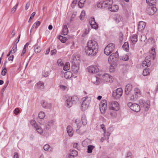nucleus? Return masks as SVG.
Masks as SVG:
<instances>
[{
    "mask_svg": "<svg viewBox=\"0 0 158 158\" xmlns=\"http://www.w3.org/2000/svg\"><path fill=\"white\" fill-rule=\"evenodd\" d=\"M87 45L85 48L86 54L91 56L96 55L98 51V46L97 42L94 40H90L88 41Z\"/></svg>",
    "mask_w": 158,
    "mask_h": 158,
    "instance_id": "obj_1",
    "label": "nucleus"
},
{
    "mask_svg": "<svg viewBox=\"0 0 158 158\" xmlns=\"http://www.w3.org/2000/svg\"><path fill=\"white\" fill-rule=\"evenodd\" d=\"M149 56H147L145 58L147 61H144L142 62V64L143 67H148L150 65L149 62H148V61H149L148 60V58L154 60L155 58L156 53L154 48H152L151 49V50L149 51Z\"/></svg>",
    "mask_w": 158,
    "mask_h": 158,
    "instance_id": "obj_2",
    "label": "nucleus"
},
{
    "mask_svg": "<svg viewBox=\"0 0 158 158\" xmlns=\"http://www.w3.org/2000/svg\"><path fill=\"white\" fill-rule=\"evenodd\" d=\"M79 101V99L76 96L69 97L66 100V106L69 107H71L73 104L76 103Z\"/></svg>",
    "mask_w": 158,
    "mask_h": 158,
    "instance_id": "obj_3",
    "label": "nucleus"
},
{
    "mask_svg": "<svg viewBox=\"0 0 158 158\" xmlns=\"http://www.w3.org/2000/svg\"><path fill=\"white\" fill-rule=\"evenodd\" d=\"M115 44L113 43L109 44L104 50V53L106 55H109L115 49Z\"/></svg>",
    "mask_w": 158,
    "mask_h": 158,
    "instance_id": "obj_4",
    "label": "nucleus"
},
{
    "mask_svg": "<svg viewBox=\"0 0 158 158\" xmlns=\"http://www.w3.org/2000/svg\"><path fill=\"white\" fill-rule=\"evenodd\" d=\"M127 106L131 110L135 112H139L140 110V106L137 104L129 102L128 103Z\"/></svg>",
    "mask_w": 158,
    "mask_h": 158,
    "instance_id": "obj_5",
    "label": "nucleus"
},
{
    "mask_svg": "<svg viewBox=\"0 0 158 158\" xmlns=\"http://www.w3.org/2000/svg\"><path fill=\"white\" fill-rule=\"evenodd\" d=\"M123 91L121 88H118L115 91H113L112 96L115 99H118L122 95Z\"/></svg>",
    "mask_w": 158,
    "mask_h": 158,
    "instance_id": "obj_6",
    "label": "nucleus"
},
{
    "mask_svg": "<svg viewBox=\"0 0 158 158\" xmlns=\"http://www.w3.org/2000/svg\"><path fill=\"white\" fill-rule=\"evenodd\" d=\"M107 101L105 100H102L100 102L99 106L100 110L102 114H104L107 108Z\"/></svg>",
    "mask_w": 158,
    "mask_h": 158,
    "instance_id": "obj_7",
    "label": "nucleus"
},
{
    "mask_svg": "<svg viewBox=\"0 0 158 158\" xmlns=\"http://www.w3.org/2000/svg\"><path fill=\"white\" fill-rule=\"evenodd\" d=\"M109 108L110 110L117 111L119 110L120 106L117 102L112 101L110 104Z\"/></svg>",
    "mask_w": 158,
    "mask_h": 158,
    "instance_id": "obj_8",
    "label": "nucleus"
},
{
    "mask_svg": "<svg viewBox=\"0 0 158 158\" xmlns=\"http://www.w3.org/2000/svg\"><path fill=\"white\" fill-rule=\"evenodd\" d=\"M119 58L118 53L116 52L115 53H112L110 56L108 60L116 63L118 61Z\"/></svg>",
    "mask_w": 158,
    "mask_h": 158,
    "instance_id": "obj_9",
    "label": "nucleus"
},
{
    "mask_svg": "<svg viewBox=\"0 0 158 158\" xmlns=\"http://www.w3.org/2000/svg\"><path fill=\"white\" fill-rule=\"evenodd\" d=\"M30 123L34 127L35 130L39 133L41 134L43 133V130L41 127L38 125L35 121L33 120H31Z\"/></svg>",
    "mask_w": 158,
    "mask_h": 158,
    "instance_id": "obj_10",
    "label": "nucleus"
},
{
    "mask_svg": "<svg viewBox=\"0 0 158 158\" xmlns=\"http://www.w3.org/2000/svg\"><path fill=\"white\" fill-rule=\"evenodd\" d=\"M87 98V97H85L83 98L84 100L82 103L81 107V109L82 111H84L86 109L89 105V102L86 99Z\"/></svg>",
    "mask_w": 158,
    "mask_h": 158,
    "instance_id": "obj_11",
    "label": "nucleus"
},
{
    "mask_svg": "<svg viewBox=\"0 0 158 158\" xmlns=\"http://www.w3.org/2000/svg\"><path fill=\"white\" fill-rule=\"evenodd\" d=\"M102 77L104 81L106 82L110 83L113 82V77L108 74L105 73L103 75Z\"/></svg>",
    "mask_w": 158,
    "mask_h": 158,
    "instance_id": "obj_12",
    "label": "nucleus"
},
{
    "mask_svg": "<svg viewBox=\"0 0 158 158\" xmlns=\"http://www.w3.org/2000/svg\"><path fill=\"white\" fill-rule=\"evenodd\" d=\"M88 72L90 73H96L99 71V69L96 65H91L87 68Z\"/></svg>",
    "mask_w": 158,
    "mask_h": 158,
    "instance_id": "obj_13",
    "label": "nucleus"
},
{
    "mask_svg": "<svg viewBox=\"0 0 158 158\" xmlns=\"http://www.w3.org/2000/svg\"><path fill=\"white\" fill-rule=\"evenodd\" d=\"M157 11L155 7L151 6L148 7L147 8V13L150 15H153Z\"/></svg>",
    "mask_w": 158,
    "mask_h": 158,
    "instance_id": "obj_14",
    "label": "nucleus"
},
{
    "mask_svg": "<svg viewBox=\"0 0 158 158\" xmlns=\"http://www.w3.org/2000/svg\"><path fill=\"white\" fill-rule=\"evenodd\" d=\"M91 82L95 85H98L99 84L101 81L100 79L96 77L95 76H94L92 77L91 79Z\"/></svg>",
    "mask_w": 158,
    "mask_h": 158,
    "instance_id": "obj_15",
    "label": "nucleus"
},
{
    "mask_svg": "<svg viewBox=\"0 0 158 158\" xmlns=\"http://www.w3.org/2000/svg\"><path fill=\"white\" fill-rule=\"evenodd\" d=\"M138 35L137 34H133L132 35L130 38V42L133 44H135L138 40Z\"/></svg>",
    "mask_w": 158,
    "mask_h": 158,
    "instance_id": "obj_16",
    "label": "nucleus"
},
{
    "mask_svg": "<svg viewBox=\"0 0 158 158\" xmlns=\"http://www.w3.org/2000/svg\"><path fill=\"white\" fill-rule=\"evenodd\" d=\"M90 25L91 27L95 29H97L98 28V24L96 23L95 21V19L94 18H91L90 21L89 22Z\"/></svg>",
    "mask_w": 158,
    "mask_h": 158,
    "instance_id": "obj_17",
    "label": "nucleus"
},
{
    "mask_svg": "<svg viewBox=\"0 0 158 158\" xmlns=\"http://www.w3.org/2000/svg\"><path fill=\"white\" fill-rule=\"evenodd\" d=\"M145 26L146 23L145 22L142 21H140L138 25V30L140 31H142L145 28Z\"/></svg>",
    "mask_w": 158,
    "mask_h": 158,
    "instance_id": "obj_18",
    "label": "nucleus"
},
{
    "mask_svg": "<svg viewBox=\"0 0 158 158\" xmlns=\"http://www.w3.org/2000/svg\"><path fill=\"white\" fill-rule=\"evenodd\" d=\"M80 62V58L78 56H75L73 57L72 62L73 64L78 65Z\"/></svg>",
    "mask_w": 158,
    "mask_h": 158,
    "instance_id": "obj_19",
    "label": "nucleus"
},
{
    "mask_svg": "<svg viewBox=\"0 0 158 158\" xmlns=\"http://www.w3.org/2000/svg\"><path fill=\"white\" fill-rule=\"evenodd\" d=\"M132 86L131 84L127 85L125 87V92L127 95H128L131 91Z\"/></svg>",
    "mask_w": 158,
    "mask_h": 158,
    "instance_id": "obj_20",
    "label": "nucleus"
},
{
    "mask_svg": "<svg viewBox=\"0 0 158 158\" xmlns=\"http://www.w3.org/2000/svg\"><path fill=\"white\" fill-rule=\"evenodd\" d=\"M118 5L111 4L110 6L108 7V9L111 12H116L118 10Z\"/></svg>",
    "mask_w": 158,
    "mask_h": 158,
    "instance_id": "obj_21",
    "label": "nucleus"
},
{
    "mask_svg": "<svg viewBox=\"0 0 158 158\" xmlns=\"http://www.w3.org/2000/svg\"><path fill=\"white\" fill-rule=\"evenodd\" d=\"M67 131L68 135L70 137H72L74 133L72 127L70 126H68L67 127Z\"/></svg>",
    "mask_w": 158,
    "mask_h": 158,
    "instance_id": "obj_22",
    "label": "nucleus"
},
{
    "mask_svg": "<svg viewBox=\"0 0 158 158\" xmlns=\"http://www.w3.org/2000/svg\"><path fill=\"white\" fill-rule=\"evenodd\" d=\"M41 104L43 107L46 109L50 108L51 107V104L46 102L44 100L42 101Z\"/></svg>",
    "mask_w": 158,
    "mask_h": 158,
    "instance_id": "obj_23",
    "label": "nucleus"
},
{
    "mask_svg": "<svg viewBox=\"0 0 158 158\" xmlns=\"http://www.w3.org/2000/svg\"><path fill=\"white\" fill-rule=\"evenodd\" d=\"M36 87L39 89H43L44 87V83L41 81L38 82L35 85Z\"/></svg>",
    "mask_w": 158,
    "mask_h": 158,
    "instance_id": "obj_24",
    "label": "nucleus"
},
{
    "mask_svg": "<svg viewBox=\"0 0 158 158\" xmlns=\"http://www.w3.org/2000/svg\"><path fill=\"white\" fill-rule=\"evenodd\" d=\"M72 69L74 73H78L79 69L78 65L73 64L72 66Z\"/></svg>",
    "mask_w": 158,
    "mask_h": 158,
    "instance_id": "obj_25",
    "label": "nucleus"
},
{
    "mask_svg": "<svg viewBox=\"0 0 158 158\" xmlns=\"http://www.w3.org/2000/svg\"><path fill=\"white\" fill-rule=\"evenodd\" d=\"M72 74L73 73L71 71H68L65 73L64 77L66 78H69L72 77Z\"/></svg>",
    "mask_w": 158,
    "mask_h": 158,
    "instance_id": "obj_26",
    "label": "nucleus"
},
{
    "mask_svg": "<svg viewBox=\"0 0 158 158\" xmlns=\"http://www.w3.org/2000/svg\"><path fill=\"white\" fill-rule=\"evenodd\" d=\"M146 2L150 6H154L156 3V0H146Z\"/></svg>",
    "mask_w": 158,
    "mask_h": 158,
    "instance_id": "obj_27",
    "label": "nucleus"
},
{
    "mask_svg": "<svg viewBox=\"0 0 158 158\" xmlns=\"http://www.w3.org/2000/svg\"><path fill=\"white\" fill-rule=\"evenodd\" d=\"M45 116V113L44 112L40 111L39 112L38 114L39 118H37L38 121L39 123H40L39 119H43Z\"/></svg>",
    "mask_w": 158,
    "mask_h": 158,
    "instance_id": "obj_28",
    "label": "nucleus"
},
{
    "mask_svg": "<svg viewBox=\"0 0 158 158\" xmlns=\"http://www.w3.org/2000/svg\"><path fill=\"white\" fill-rule=\"evenodd\" d=\"M78 152H77L75 150H72L71 152L70 155L69 156V158H71V156H73V157L76 156H77Z\"/></svg>",
    "mask_w": 158,
    "mask_h": 158,
    "instance_id": "obj_29",
    "label": "nucleus"
},
{
    "mask_svg": "<svg viewBox=\"0 0 158 158\" xmlns=\"http://www.w3.org/2000/svg\"><path fill=\"white\" fill-rule=\"evenodd\" d=\"M122 48L123 50L126 51H128L129 49V44L128 42H125L122 46Z\"/></svg>",
    "mask_w": 158,
    "mask_h": 158,
    "instance_id": "obj_30",
    "label": "nucleus"
},
{
    "mask_svg": "<svg viewBox=\"0 0 158 158\" xmlns=\"http://www.w3.org/2000/svg\"><path fill=\"white\" fill-rule=\"evenodd\" d=\"M34 49L35 52L36 53L40 52L41 51V48L37 45H35L34 46Z\"/></svg>",
    "mask_w": 158,
    "mask_h": 158,
    "instance_id": "obj_31",
    "label": "nucleus"
},
{
    "mask_svg": "<svg viewBox=\"0 0 158 158\" xmlns=\"http://www.w3.org/2000/svg\"><path fill=\"white\" fill-rule=\"evenodd\" d=\"M68 33V29L66 25H64L63 29V33L64 35H67Z\"/></svg>",
    "mask_w": 158,
    "mask_h": 158,
    "instance_id": "obj_32",
    "label": "nucleus"
},
{
    "mask_svg": "<svg viewBox=\"0 0 158 158\" xmlns=\"http://www.w3.org/2000/svg\"><path fill=\"white\" fill-rule=\"evenodd\" d=\"M81 119L82 124L83 125H86L87 123V120L85 115H83L82 116Z\"/></svg>",
    "mask_w": 158,
    "mask_h": 158,
    "instance_id": "obj_33",
    "label": "nucleus"
},
{
    "mask_svg": "<svg viewBox=\"0 0 158 158\" xmlns=\"http://www.w3.org/2000/svg\"><path fill=\"white\" fill-rule=\"evenodd\" d=\"M56 124V122L54 120H51L50 121H49L48 123V124L47 125L46 127L47 128L48 127V126L49 127H51L55 125Z\"/></svg>",
    "mask_w": 158,
    "mask_h": 158,
    "instance_id": "obj_34",
    "label": "nucleus"
},
{
    "mask_svg": "<svg viewBox=\"0 0 158 158\" xmlns=\"http://www.w3.org/2000/svg\"><path fill=\"white\" fill-rule=\"evenodd\" d=\"M87 152L88 153H91L92 152V150L95 147L93 145H89L87 147Z\"/></svg>",
    "mask_w": 158,
    "mask_h": 158,
    "instance_id": "obj_35",
    "label": "nucleus"
},
{
    "mask_svg": "<svg viewBox=\"0 0 158 158\" xmlns=\"http://www.w3.org/2000/svg\"><path fill=\"white\" fill-rule=\"evenodd\" d=\"M86 0H80L78 2V6L80 8L84 6Z\"/></svg>",
    "mask_w": 158,
    "mask_h": 158,
    "instance_id": "obj_36",
    "label": "nucleus"
},
{
    "mask_svg": "<svg viewBox=\"0 0 158 158\" xmlns=\"http://www.w3.org/2000/svg\"><path fill=\"white\" fill-rule=\"evenodd\" d=\"M120 60H122L123 61H127L129 59V56L127 55H125L123 56L119 57Z\"/></svg>",
    "mask_w": 158,
    "mask_h": 158,
    "instance_id": "obj_37",
    "label": "nucleus"
},
{
    "mask_svg": "<svg viewBox=\"0 0 158 158\" xmlns=\"http://www.w3.org/2000/svg\"><path fill=\"white\" fill-rule=\"evenodd\" d=\"M70 68V64L69 62H67L65 63L64 66L63 67V69L64 71H67L69 70Z\"/></svg>",
    "mask_w": 158,
    "mask_h": 158,
    "instance_id": "obj_38",
    "label": "nucleus"
},
{
    "mask_svg": "<svg viewBox=\"0 0 158 158\" xmlns=\"http://www.w3.org/2000/svg\"><path fill=\"white\" fill-rule=\"evenodd\" d=\"M59 39L62 43H64L67 40V38L65 37L60 36L59 37Z\"/></svg>",
    "mask_w": 158,
    "mask_h": 158,
    "instance_id": "obj_39",
    "label": "nucleus"
},
{
    "mask_svg": "<svg viewBox=\"0 0 158 158\" xmlns=\"http://www.w3.org/2000/svg\"><path fill=\"white\" fill-rule=\"evenodd\" d=\"M105 1H107V2H106V7H108H108L110 6V5L113 3L112 0H105Z\"/></svg>",
    "mask_w": 158,
    "mask_h": 158,
    "instance_id": "obj_40",
    "label": "nucleus"
},
{
    "mask_svg": "<svg viewBox=\"0 0 158 158\" xmlns=\"http://www.w3.org/2000/svg\"><path fill=\"white\" fill-rule=\"evenodd\" d=\"M18 5H19V2H18L16 4V5L15 6H14V7L12 8L11 11V12L12 13H14L15 12V11L16 10L17 7L18 6Z\"/></svg>",
    "mask_w": 158,
    "mask_h": 158,
    "instance_id": "obj_41",
    "label": "nucleus"
},
{
    "mask_svg": "<svg viewBox=\"0 0 158 158\" xmlns=\"http://www.w3.org/2000/svg\"><path fill=\"white\" fill-rule=\"evenodd\" d=\"M147 38L144 35H141L140 37V40L141 41L144 42L146 40Z\"/></svg>",
    "mask_w": 158,
    "mask_h": 158,
    "instance_id": "obj_42",
    "label": "nucleus"
},
{
    "mask_svg": "<svg viewBox=\"0 0 158 158\" xmlns=\"http://www.w3.org/2000/svg\"><path fill=\"white\" fill-rule=\"evenodd\" d=\"M149 70L148 69H144L143 71V75L144 76H146L149 73Z\"/></svg>",
    "mask_w": 158,
    "mask_h": 158,
    "instance_id": "obj_43",
    "label": "nucleus"
},
{
    "mask_svg": "<svg viewBox=\"0 0 158 158\" xmlns=\"http://www.w3.org/2000/svg\"><path fill=\"white\" fill-rule=\"evenodd\" d=\"M119 41L120 42H122L123 40V33L120 32L119 33Z\"/></svg>",
    "mask_w": 158,
    "mask_h": 158,
    "instance_id": "obj_44",
    "label": "nucleus"
},
{
    "mask_svg": "<svg viewBox=\"0 0 158 158\" xmlns=\"http://www.w3.org/2000/svg\"><path fill=\"white\" fill-rule=\"evenodd\" d=\"M85 15V11L84 10H82L81 13V14L80 15V19L81 20H82L84 18Z\"/></svg>",
    "mask_w": 158,
    "mask_h": 158,
    "instance_id": "obj_45",
    "label": "nucleus"
},
{
    "mask_svg": "<svg viewBox=\"0 0 158 158\" xmlns=\"http://www.w3.org/2000/svg\"><path fill=\"white\" fill-rule=\"evenodd\" d=\"M57 63L59 66H62L63 65V62L61 59H58Z\"/></svg>",
    "mask_w": 158,
    "mask_h": 158,
    "instance_id": "obj_46",
    "label": "nucleus"
},
{
    "mask_svg": "<svg viewBox=\"0 0 158 158\" xmlns=\"http://www.w3.org/2000/svg\"><path fill=\"white\" fill-rule=\"evenodd\" d=\"M7 69L6 68H4L2 69V71L1 74L2 76H5L6 73Z\"/></svg>",
    "mask_w": 158,
    "mask_h": 158,
    "instance_id": "obj_47",
    "label": "nucleus"
},
{
    "mask_svg": "<svg viewBox=\"0 0 158 158\" xmlns=\"http://www.w3.org/2000/svg\"><path fill=\"white\" fill-rule=\"evenodd\" d=\"M86 130H85L83 131H81V130H77V132L79 134L81 135H82L86 131Z\"/></svg>",
    "mask_w": 158,
    "mask_h": 158,
    "instance_id": "obj_48",
    "label": "nucleus"
},
{
    "mask_svg": "<svg viewBox=\"0 0 158 158\" xmlns=\"http://www.w3.org/2000/svg\"><path fill=\"white\" fill-rule=\"evenodd\" d=\"M9 83V81H6V83L5 84V85L3 86V88L2 89V92H4V91L6 89V87H7V85H8Z\"/></svg>",
    "mask_w": 158,
    "mask_h": 158,
    "instance_id": "obj_49",
    "label": "nucleus"
},
{
    "mask_svg": "<svg viewBox=\"0 0 158 158\" xmlns=\"http://www.w3.org/2000/svg\"><path fill=\"white\" fill-rule=\"evenodd\" d=\"M17 50V45H16L15 47H14L12 48L11 50L10 51V52H11L12 53H15Z\"/></svg>",
    "mask_w": 158,
    "mask_h": 158,
    "instance_id": "obj_50",
    "label": "nucleus"
},
{
    "mask_svg": "<svg viewBox=\"0 0 158 158\" xmlns=\"http://www.w3.org/2000/svg\"><path fill=\"white\" fill-rule=\"evenodd\" d=\"M148 42L151 43V44H153L155 42L154 39L152 37L149 38L148 40Z\"/></svg>",
    "mask_w": 158,
    "mask_h": 158,
    "instance_id": "obj_51",
    "label": "nucleus"
},
{
    "mask_svg": "<svg viewBox=\"0 0 158 158\" xmlns=\"http://www.w3.org/2000/svg\"><path fill=\"white\" fill-rule=\"evenodd\" d=\"M102 2V8H104L105 7H106V2H107V1H101Z\"/></svg>",
    "mask_w": 158,
    "mask_h": 158,
    "instance_id": "obj_52",
    "label": "nucleus"
},
{
    "mask_svg": "<svg viewBox=\"0 0 158 158\" xmlns=\"http://www.w3.org/2000/svg\"><path fill=\"white\" fill-rule=\"evenodd\" d=\"M101 128L103 129L104 132V134L105 135V134L106 133V128L105 127V126L102 124L101 125H100Z\"/></svg>",
    "mask_w": 158,
    "mask_h": 158,
    "instance_id": "obj_53",
    "label": "nucleus"
},
{
    "mask_svg": "<svg viewBox=\"0 0 158 158\" xmlns=\"http://www.w3.org/2000/svg\"><path fill=\"white\" fill-rule=\"evenodd\" d=\"M132 156L131 153L130 152H129L127 153L126 158H132Z\"/></svg>",
    "mask_w": 158,
    "mask_h": 158,
    "instance_id": "obj_54",
    "label": "nucleus"
},
{
    "mask_svg": "<svg viewBox=\"0 0 158 158\" xmlns=\"http://www.w3.org/2000/svg\"><path fill=\"white\" fill-rule=\"evenodd\" d=\"M115 68H114V66L112 65H111L110 67V72H113Z\"/></svg>",
    "mask_w": 158,
    "mask_h": 158,
    "instance_id": "obj_55",
    "label": "nucleus"
},
{
    "mask_svg": "<svg viewBox=\"0 0 158 158\" xmlns=\"http://www.w3.org/2000/svg\"><path fill=\"white\" fill-rule=\"evenodd\" d=\"M49 145L48 144H45L44 147V149L45 151L48 150L49 148Z\"/></svg>",
    "mask_w": 158,
    "mask_h": 158,
    "instance_id": "obj_56",
    "label": "nucleus"
},
{
    "mask_svg": "<svg viewBox=\"0 0 158 158\" xmlns=\"http://www.w3.org/2000/svg\"><path fill=\"white\" fill-rule=\"evenodd\" d=\"M135 92L136 94H140V90L138 88H135L134 89Z\"/></svg>",
    "mask_w": 158,
    "mask_h": 158,
    "instance_id": "obj_57",
    "label": "nucleus"
},
{
    "mask_svg": "<svg viewBox=\"0 0 158 158\" xmlns=\"http://www.w3.org/2000/svg\"><path fill=\"white\" fill-rule=\"evenodd\" d=\"M19 112V109L18 108H16L15 109V110L14 111V113L16 115H18Z\"/></svg>",
    "mask_w": 158,
    "mask_h": 158,
    "instance_id": "obj_58",
    "label": "nucleus"
},
{
    "mask_svg": "<svg viewBox=\"0 0 158 158\" xmlns=\"http://www.w3.org/2000/svg\"><path fill=\"white\" fill-rule=\"evenodd\" d=\"M35 14V12H33L32 13L29 19V21H28L29 22L32 19V18H33Z\"/></svg>",
    "mask_w": 158,
    "mask_h": 158,
    "instance_id": "obj_59",
    "label": "nucleus"
},
{
    "mask_svg": "<svg viewBox=\"0 0 158 158\" xmlns=\"http://www.w3.org/2000/svg\"><path fill=\"white\" fill-rule=\"evenodd\" d=\"M35 28H37L40 25V22L39 21H38L36 23H35Z\"/></svg>",
    "mask_w": 158,
    "mask_h": 158,
    "instance_id": "obj_60",
    "label": "nucleus"
},
{
    "mask_svg": "<svg viewBox=\"0 0 158 158\" xmlns=\"http://www.w3.org/2000/svg\"><path fill=\"white\" fill-rule=\"evenodd\" d=\"M56 49H54V50H52L51 51V55H53L54 54H56Z\"/></svg>",
    "mask_w": 158,
    "mask_h": 158,
    "instance_id": "obj_61",
    "label": "nucleus"
},
{
    "mask_svg": "<svg viewBox=\"0 0 158 158\" xmlns=\"http://www.w3.org/2000/svg\"><path fill=\"white\" fill-rule=\"evenodd\" d=\"M30 3L29 2H27V4L26 5V6H25V9L26 10H27L28 9L29 6H30Z\"/></svg>",
    "mask_w": 158,
    "mask_h": 158,
    "instance_id": "obj_62",
    "label": "nucleus"
},
{
    "mask_svg": "<svg viewBox=\"0 0 158 158\" xmlns=\"http://www.w3.org/2000/svg\"><path fill=\"white\" fill-rule=\"evenodd\" d=\"M26 48H23V49L22 52V53L21 55V56H23L24 55V54L25 53V52H26Z\"/></svg>",
    "mask_w": 158,
    "mask_h": 158,
    "instance_id": "obj_63",
    "label": "nucleus"
},
{
    "mask_svg": "<svg viewBox=\"0 0 158 158\" xmlns=\"http://www.w3.org/2000/svg\"><path fill=\"white\" fill-rule=\"evenodd\" d=\"M89 31L87 30H86L85 31V32L82 34L83 36H85L87 34L89 33Z\"/></svg>",
    "mask_w": 158,
    "mask_h": 158,
    "instance_id": "obj_64",
    "label": "nucleus"
}]
</instances>
